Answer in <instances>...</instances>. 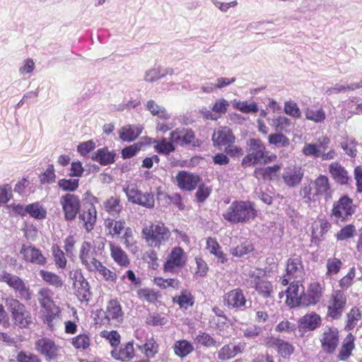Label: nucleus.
Listing matches in <instances>:
<instances>
[{
  "label": "nucleus",
  "instance_id": "f257e3e1",
  "mask_svg": "<svg viewBox=\"0 0 362 362\" xmlns=\"http://www.w3.org/2000/svg\"><path fill=\"white\" fill-rule=\"evenodd\" d=\"M334 191L329 177L320 174L309 185L301 189L300 194L307 203H312L318 201L320 198L325 201L331 200Z\"/></svg>",
  "mask_w": 362,
  "mask_h": 362
},
{
  "label": "nucleus",
  "instance_id": "f03ea898",
  "mask_svg": "<svg viewBox=\"0 0 362 362\" xmlns=\"http://www.w3.org/2000/svg\"><path fill=\"white\" fill-rule=\"evenodd\" d=\"M222 216L226 221L231 223H245L255 219L257 211L252 202L235 200L230 204Z\"/></svg>",
  "mask_w": 362,
  "mask_h": 362
},
{
  "label": "nucleus",
  "instance_id": "7ed1b4c3",
  "mask_svg": "<svg viewBox=\"0 0 362 362\" xmlns=\"http://www.w3.org/2000/svg\"><path fill=\"white\" fill-rule=\"evenodd\" d=\"M247 144L248 152L241 161L243 166H251L259 163L267 164L276 160V156L268 155L266 146L260 139H250Z\"/></svg>",
  "mask_w": 362,
  "mask_h": 362
},
{
  "label": "nucleus",
  "instance_id": "20e7f679",
  "mask_svg": "<svg viewBox=\"0 0 362 362\" xmlns=\"http://www.w3.org/2000/svg\"><path fill=\"white\" fill-rule=\"evenodd\" d=\"M142 237L147 245L153 248L160 249L171 236L170 229L162 221L151 223L144 226L141 231Z\"/></svg>",
  "mask_w": 362,
  "mask_h": 362
},
{
  "label": "nucleus",
  "instance_id": "39448f33",
  "mask_svg": "<svg viewBox=\"0 0 362 362\" xmlns=\"http://www.w3.org/2000/svg\"><path fill=\"white\" fill-rule=\"evenodd\" d=\"M356 209L354 199L346 194H342L333 202L330 216L337 223H344L351 218Z\"/></svg>",
  "mask_w": 362,
  "mask_h": 362
},
{
  "label": "nucleus",
  "instance_id": "423d86ee",
  "mask_svg": "<svg viewBox=\"0 0 362 362\" xmlns=\"http://www.w3.org/2000/svg\"><path fill=\"white\" fill-rule=\"evenodd\" d=\"M5 303L14 325L20 328H28L33 324L31 313L19 300L8 298Z\"/></svg>",
  "mask_w": 362,
  "mask_h": 362
},
{
  "label": "nucleus",
  "instance_id": "0eeeda50",
  "mask_svg": "<svg viewBox=\"0 0 362 362\" xmlns=\"http://www.w3.org/2000/svg\"><path fill=\"white\" fill-rule=\"evenodd\" d=\"M326 317L332 320L341 318L347 306V296L341 290H334L325 304Z\"/></svg>",
  "mask_w": 362,
  "mask_h": 362
},
{
  "label": "nucleus",
  "instance_id": "6e6552de",
  "mask_svg": "<svg viewBox=\"0 0 362 362\" xmlns=\"http://www.w3.org/2000/svg\"><path fill=\"white\" fill-rule=\"evenodd\" d=\"M98 322L103 325H119L124 320V313L117 298L107 301L105 310H99L97 313Z\"/></svg>",
  "mask_w": 362,
  "mask_h": 362
},
{
  "label": "nucleus",
  "instance_id": "1a4fd4ad",
  "mask_svg": "<svg viewBox=\"0 0 362 362\" xmlns=\"http://www.w3.org/2000/svg\"><path fill=\"white\" fill-rule=\"evenodd\" d=\"M247 281L249 282L250 286L254 288L263 298H269L273 296V285L267 279L266 273L264 270L257 268L253 271H250Z\"/></svg>",
  "mask_w": 362,
  "mask_h": 362
},
{
  "label": "nucleus",
  "instance_id": "9d476101",
  "mask_svg": "<svg viewBox=\"0 0 362 362\" xmlns=\"http://www.w3.org/2000/svg\"><path fill=\"white\" fill-rule=\"evenodd\" d=\"M0 281L6 283L21 300L26 301L31 300L33 297L32 291L19 276L4 272L0 275Z\"/></svg>",
  "mask_w": 362,
  "mask_h": 362
},
{
  "label": "nucleus",
  "instance_id": "9b49d317",
  "mask_svg": "<svg viewBox=\"0 0 362 362\" xmlns=\"http://www.w3.org/2000/svg\"><path fill=\"white\" fill-rule=\"evenodd\" d=\"M187 256L180 247H174L167 256L163 265L164 273L175 274L186 265Z\"/></svg>",
  "mask_w": 362,
  "mask_h": 362
},
{
  "label": "nucleus",
  "instance_id": "f8f14e48",
  "mask_svg": "<svg viewBox=\"0 0 362 362\" xmlns=\"http://www.w3.org/2000/svg\"><path fill=\"white\" fill-rule=\"evenodd\" d=\"M169 139L172 141L175 145L180 146H192L198 147L201 142L197 138L195 132L189 128H176L170 134Z\"/></svg>",
  "mask_w": 362,
  "mask_h": 362
},
{
  "label": "nucleus",
  "instance_id": "ddd939ff",
  "mask_svg": "<svg viewBox=\"0 0 362 362\" xmlns=\"http://www.w3.org/2000/svg\"><path fill=\"white\" fill-rule=\"evenodd\" d=\"M59 202L64 214L65 220H74L81 206L79 197L74 194L66 193L60 197Z\"/></svg>",
  "mask_w": 362,
  "mask_h": 362
},
{
  "label": "nucleus",
  "instance_id": "4468645a",
  "mask_svg": "<svg viewBox=\"0 0 362 362\" xmlns=\"http://www.w3.org/2000/svg\"><path fill=\"white\" fill-rule=\"evenodd\" d=\"M325 292V284L317 281H312L308 286L307 292L303 294V306L315 305L322 299Z\"/></svg>",
  "mask_w": 362,
  "mask_h": 362
},
{
  "label": "nucleus",
  "instance_id": "2eb2a0df",
  "mask_svg": "<svg viewBox=\"0 0 362 362\" xmlns=\"http://www.w3.org/2000/svg\"><path fill=\"white\" fill-rule=\"evenodd\" d=\"M322 350L328 354H333L339 343V330L336 327H327L320 337Z\"/></svg>",
  "mask_w": 362,
  "mask_h": 362
},
{
  "label": "nucleus",
  "instance_id": "dca6fc26",
  "mask_svg": "<svg viewBox=\"0 0 362 362\" xmlns=\"http://www.w3.org/2000/svg\"><path fill=\"white\" fill-rule=\"evenodd\" d=\"M97 254L93 250L90 242L83 241L79 250V259L82 265L90 272H95L97 265L100 262L96 258Z\"/></svg>",
  "mask_w": 362,
  "mask_h": 362
},
{
  "label": "nucleus",
  "instance_id": "f3484780",
  "mask_svg": "<svg viewBox=\"0 0 362 362\" xmlns=\"http://www.w3.org/2000/svg\"><path fill=\"white\" fill-rule=\"evenodd\" d=\"M304 273V267L301 257L297 255H292L286 261V275L281 279V284L287 286L289 283V279H296L300 277Z\"/></svg>",
  "mask_w": 362,
  "mask_h": 362
},
{
  "label": "nucleus",
  "instance_id": "a211bd4d",
  "mask_svg": "<svg viewBox=\"0 0 362 362\" xmlns=\"http://www.w3.org/2000/svg\"><path fill=\"white\" fill-rule=\"evenodd\" d=\"M35 349L49 360H54L59 356L61 347L47 337H42L35 342Z\"/></svg>",
  "mask_w": 362,
  "mask_h": 362
},
{
  "label": "nucleus",
  "instance_id": "6ab92c4d",
  "mask_svg": "<svg viewBox=\"0 0 362 362\" xmlns=\"http://www.w3.org/2000/svg\"><path fill=\"white\" fill-rule=\"evenodd\" d=\"M303 176L304 171L302 168L293 165L284 168L281 177L287 187H296L301 183Z\"/></svg>",
  "mask_w": 362,
  "mask_h": 362
},
{
  "label": "nucleus",
  "instance_id": "aec40b11",
  "mask_svg": "<svg viewBox=\"0 0 362 362\" xmlns=\"http://www.w3.org/2000/svg\"><path fill=\"white\" fill-rule=\"evenodd\" d=\"M286 303L288 306L295 308L303 305L304 288L302 284L299 285L298 281L291 282L286 291Z\"/></svg>",
  "mask_w": 362,
  "mask_h": 362
},
{
  "label": "nucleus",
  "instance_id": "412c9836",
  "mask_svg": "<svg viewBox=\"0 0 362 362\" xmlns=\"http://www.w3.org/2000/svg\"><path fill=\"white\" fill-rule=\"evenodd\" d=\"M223 302L230 309L242 310L245 306L247 300L243 290L237 288L224 294Z\"/></svg>",
  "mask_w": 362,
  "mask_h": 362
},
{
  "label": "nucleus",
  "instance_id": "4be33fe9",
  "mask_svg": "<svg viewBox=\"0 0 362 362\" xmlns=\"http://www.w3.org/2000/svg\"><path fill=\"white\" fill-rule=\"evenodd\" d=\"M41 320L52 331L54 329L56 322L62 318V309L56 303L41 308Z\"/></svg>",
  "mask_w": 362,
  "mask_h": 362
},
{
  "label": "nucleus",
  "instance_id": "5701e85b",
  "mask_svg": "<svg viewBox=\"0 0 362 362\" xmlns=\"http://www.w3.org/2000/svg\"><path fill=\"white\" fill-rule=\"evenodd\" d=\"M20 253L26 262L40 266H44L47 264V258L43 255L42 251L33 245H23Z\"/></svg>",
  "mask_w": 362,
  "mask_h": 362
},
{
  "label": "nucleus",
  "instance_id": "b1692460",
  "mask_svg": "<svg viewBox=\"0 0 362 362\" xmlns=\"http://www.w3.org/2000/svg\"><path fill=\"white\" fill-rule=\"evenodd\" d=\"M175 180L178 187L185 191L194 190L201 180L199 176L185 170L179 171Z\"/></svg>",
  "mask_w": 362,
  "mask_h": 362
},
{
  "label": "nucleus",
  "instance_id": "393cba45",
  "mask_svg": "<svg viewBox=\"0 0 362 362\" xmlns=\"http://www.w3.org/2000/svg\"><path fill=\"white\" fill-rule=\"evenodd\" d=\"M235 136L232 130L228 127H221L214 131L212 134L213 144L216 148L226 146L235 143Z\"/></svg>",
  "mask_w": 362,
  "mask_h": 362
},
{
  "label": "nucleus",
  "instance_id": "a878e982",
  "mask_svg": "<svg viewBox=\"0 0 362 362\" xmlns=\"http://www.w3.org/2000/svg\"><path fill=\"white\" fill-rule=\"evenodd\" d=\"M328 172L333 180L339 185L349 184L351 177L346 169L339 162H332L328 166Z\"/></svg>",
  "mask_w": 362,
  "mask_h": 362
},
{
  "label": "nucleus",
  "instance_id": "bb28decb",
  "mask_svg": "<svg viewBox=\"0 0 362 362\" xmlns=\"http://www.w3.org/2000/svg\"><path fill=\"white\" fill-rule=\"evenodd\" d=\"M97 211L92 203H88L84 206V209L79 214V220L83 223L86 231H91L96 223Z\"/></svg>",
  "mask_w": 362,
  "mask_h": 362
},
{
  "label": "nucleus",
  "instance_id": "cd10ccee",
  "mask_svg": "<svg viewBox=\"0 0 362 362\" xmlns=\"http://www.w3.org/2000/svg\"><path fill=\"white\" fill-rule=\"evenodd\" d=\"M74 287L75 293L81 302L88 303L90 300L92 293L90 290V286L83 275L79 274L78 277L76 276Z\"/></svg>",
  "mask_w": 362,
  "mask_h": 362
},
{
  "label": "nucleus",
  "instance_id": "c85d7f7f",
  "mask_svg": "<svg viewBox=\"0 0 362 362\" xmlns=\"http://www.w3.org/2000/svg\"><path fill=\"white\" fill-rule=\"evenodd\" d=\"M110 257L119 267L127 268L130 265V259L127 252L117 243L110 241Z\"/></svg>",
  "mask_w": 362,
  "mask_h": 362
},
{
  "label": "nucleus",
  "instance_id": "c756f323",
  "mask_svg": "<svg viewBox=\"0 0 362 362\" xmlns=\"http://www.w3.org/2000/svg\"><path fill=\"white\" fill-rule=\"evenodd\" d=\"M282 164H274L271 166L257 168L254 171V176L258 180H274L279 177Z\"/></svg>",
  "mask_w": 362,
  "mask_h": 362
},
{
  "label": "nucleus",
  "instance_id": "7c9ffc66",
  "mask_svg": "<svg viewBox=\"0 0 362 362\" xmlns=\"http://www.w3.org/2000/svg\"><path fill=\"white\" fill-rule=\"evenodd\" d=\"M112 356L116 360L128 361L135 356L134 343L128 341L122 344L119 348H115L112 351Z\"/></svg>",
  "mask_w": 362,
  "mask_h": 362
},
{
  "label": "nucleus",
  "instance_id": "2f4dec72",
  "mask_svg": "<svg viewBox=\"0 0 362 362\" xmlns=\"http://www.w3.org/2000/svg\"><path fill=\"white\" fill-rule=\"evenodd\" d=\"M355 337L351 333L346 336L337 356L339 361H345L350 358L352 351L355 349Z\"/></svg>",
  "mask_w": 362,
  "mask_h": 362
},
{
  "label": "nucleus",
  "instance_id": "473e14b6",
  "mask_svg": "<svg viewBox=\"0 0 362 362\" xmlns=\"http://www.w3.org/2000/svg\"><path fill=\"white\" fill-rule=\"evenodd\" d=\"M322 324L320 315L315 312H311L300 318L298 325L300 328L313 331L319 327Z\"/></svg>",
  "mask_w": 362,
  "mask_h": 362
},
{
  "label": "nucleus",
  "instance_id": "72a5a7b5",
  "mask_svg": "<svg viewBox=\"0 0 362 362\" xmlns=\"http://www.w3.org/2000/svg\"><path fill=\"white\" fill-rule=\"evenodd\" d=\"M124 220H115L107 218L105 220L104 226L106 234L111 237L119 236L126 228Z\"/></svg>",
  "mask_w": 362,
  "mask_h": 362
},
{
  "label": "nucleus",
  "instance_id": "f704fd0d",
  "mask_svg": "<svg viewBox=\"0 0 362 362\" xmlns=\"http://www.w3.org/2000/svg\"><path fill=\"white\" fill-rule=\"evenodd\" d=\"M142 128L139 126L127 124L122 127L119 132V139L123 141L131 142L136 139L141 134Z\"/></svg>",
  "mask_w": 362,
  "mask_h": 362
},
{
  "label": "nucleus",
  "instance_id": "c9c22d12",
  "mask_svg": "<svg viewBox=\"0 0 362 362\" xmlns=\"http://www.w3.org/2000/svg\"><path fill=\"white\" fill-rule=\"evenodd\" d=\"M116 153L110 151L107 147L98 149L92 155V160L99 163L100 165H106L115 162Z\"/></svg>",
  "mask_w": 362,
  "mask_h": 362
},
{
  "label": "nucleus",
  "instance_id": "e433bc0d",
  "mask_svg": "<svg viewBox=\"0 0 362 362\" xmlns=\"http://www.w3.org/2000/svg\"><path fill=\"white\" fill-rule=\"evenodd\" d=\"M173 302L177 304L180 309L187 310L194 305V296L191 291L185 289L173 298Z\"/></svg>",
  "mask_w": 362,
  "mask_h": 362
},
{
  "label": "nucleus",
  "instance_id": "4c0bfd02",
  "mask_svg": "<svg viewBox=\"0 0 362 362\" xmlns=\"http://www.w3.org/2000/svg\"><path fill=\"white\" fill-rule=\"evenodd\" d=\"M206 245V249L210 254L214 255L217 258L218 262L224 264L227 262L228 259L226 255L221 250V247L216 238L211 237L208 238Z\"/></svg>",
  "mask_w": 362,
  "mask_h": 362
},
{
  "label": "nucleus",
  "instance_id": "58836bf2",
  "mask_svg": "<svg viewBox=\"0 0 362 362\" xmlns=\"http://www.w3.org/2000/svg\"><path fill=\"white\" fill-rule=\"evenodd\" d=\"M139 348L148 360L155 358L159 351V344L153 337L147 338L145 343Z\"/></svg>",
  "mask_w": 362,
  "mask_h": 362
},
{
  "label": "nucleus",
  "instance_id": "ea45409f",
  "mask_svg": "<svg viewBox=\"0 0 362 362\" xmlns=\"http://www.w3.org/2000/svg\"><path fill=\"white\" fill-rule=\"evenodd\" d=\"M173 349L174 354L182 358L187 356L194 350L193 344L187 339L176 341L173 346Z\"/></svg>",
  "mask_w": 362,
  "mask_h": 362
},
{
  "label": "nucleus",
  "instance_id": "a19ab883",
  "mask_svg": "<svg viewBox=\"0 0 362 362\" xmlns=\"http://www.w3.org/2000/svg\"><path fill=\"white\" fill-rule=\"evenodd\" d=\"M331 228V223L325 218H320L315 222L312 226V237L314 239L321 240Z\"/></svg>",
  "mask_w": 362,
  "mask_h": 362
},
{
  "label": "nucleus",
  "instance_id": "79ce46f5",
  "mask_svg": "<svg viewBox=\"0 0 362 362\" xmlns=\"http://www.w3.org/2000/svg\"><path fill=\"white\" fill-rule=\"evenodd\" d=\"M154 150L159 154L168 156L175 151V145L172 141H168L165 138L154 139L152 142Z\"/></svg>",
  "mask_w": 362,
  "mask_h": 362
},
{
  "label": "nucleus",
  "instance_id": "37998d69",
  "mask_svg": "<svg viewBox=\"0 0 362 362\" xmlns=\"http://www.w3.org/2000/svg\"><path fill=\"white\" fill-rule=\"evenodd\" d=\"M362 313L360 309L356 306L351 308L346 314V324L344 329L346 331H351L354 329L358 322L361 320Z\"/></svg>",
  "mask_w": 362,
  "mask_h": 362
},
{
  "label": "nucleus",
  "instance_id": "c03bdc74",
  "mask_svg": "<svg viewBox=\"0 0 362 362\" xmlns=\"http://www.w3.org/2000/svg\"><path fill=\"white\" fill-rule=\"evenodd\" d=\"M70 342L76 349L86 351L90 347L91 339L89 334L81 333L71 338Z\"/></svg>",
  "mask_w": 362,
  "mask_h": 362
},
{
  "label": "nucleus",
  "instance_id": "a18cd8bd",
  "mask_svg": "<svg viewBox=\"0 0 362 362\" xmlns=\"http://www.w3.org/2000/svg\"><path fill=\"white\" fill-rule=\"evenodd\" d=\"M53 259L58 269H64L66 267L67 259L64 251L57 244H53L51 247Z\"/></svg>",
  "mask_w": 362,
  "mask_h": 362
},
{
  "label": "nucleus",
  "instance_id": "49530a36",
  "mask_svg": "<svg viewBox=\"0 0 362 362\" xmlns=\"http://www.w3.org/2000/svg\"><path fill=\"white\" fill-rule=\"evenodd\" d=\"M146 109L153 115L157 116L160 119H170V115L165 107L158 105L154 100H150L147 102Z\"/></svg>",
  "mask_w": 362,
  "mask_h": 362
},
{
  "label": "nucleus",
  "instance_id": "de8ad7c7",
  "mask_svg": "<svg viewBox=\"0 0 362 362\" xmlns=\"http://www.w3.org/2000/svg\"><path fill=\"white\" fill-rule=\"evenodd\" d=\"M153 282L155 285L161 289L172 288L177 290L180 287L181 285L180 281L176 278L164 279L161 276H156L153 278Z\"/></svg>",
  "mask_w": 362,
  "mask_h": 362
},
{
  "label": "nucleus",
  "instance_id": "09e8293b",
  "mask_svg": "<svg viewBox=\"0 0 362 362\" xmlns=\"http://www.w3.org/2000/svg\"><path fill=\"white\" fill-rule=\"evenodd\" d=\"M28 207V214L30 217L37 220H42L47 217V209L40 202L29 204Z\"/></svg>",
  "mask_w": 362,
  "mask_h": 362
},
{
  "label": "nucleus",
  "instance_id": "8fccbe9b",
  "mask_svg": "<svg viewBox=\"0 0 362 362\" xmlns=\"http://www.w3.org/2000/svg\"><path fill=\"white\" fill-rule=\"evenodd\" d=\"M54 293L49 288H41L37 292V300L41 308L54 304L53 300Z\"/></svg>",
  "mask_w": 362,
  "mask_h": 362
},
{
  "label": "nucleus",
  "instance_id": "3c124183",
  "mask_svg": "<svg viewBox=\"0 0 362 362\" xmlns=\"http://www.w3.org/2000/svg\"><path fill=\"white\" fill-rule=\"evenodd\" d=\"M272 127L278 132H289V128L292 126L291 120L285 116H278L272 119Z\"/></svg>",
  "mask_w": 362,
  "mask_h": 362
},
{
  "label": "nucleus",
  "instance_id": "603ef678",
  "mask_svg": "<svg viewBox=\"0 0 362 362\" xmlns=\"http://www.w3.org/2000/svg\"><path fill=\"white\" fill-rule=\"evenodd\" d=\"M105 210L111 215H118L122 206L120 204V199L117 197H111L104 202Z\"/></svg>",
  "mask_w": 362,
  "mask_h": 362
},
{
  "label": "nucleus",
  "instance_id": "864d4df0",
  "mask_svg": "<svg viewBox=\"0 0 362 362\" xmlns=\"http://www.w3.org/2000/svg\"><path fill=\"white\" fill-rule=\"evenodd\" d=\"M305 116L306 119L313 121L315 123L323 122L326 118L325 112L322 107L317 110L311 107H307L305 110Z\"/></svg>",
  "mask_w": 362,
  "mask_h": 362
},
{
  "label": "nucleus",
  "instance_id": "5fc2aeb1",
  "mask_svg": "<svg viewBox=\"0 0 362 362\" xmlns=\"http://www.w3.org/2000/svg\"><path fill=\"white\" fill-rule=\"evenodd\" d=\"M233 107L243 113H256L258 111V106L255 102L249 103L247 101L234 100Z\"/></svg>",
  "mask_w": 362,
  "mask_h": 362
},
{
  "label": "nucleus",
  "instance_id": "6e6d98bb",
  "mask_svg": "<svg viewBox=\"0 0 362 362\" xmlns=\"http://www.w3.org/2000/svg\"><path fill=\"white\" fill-rule=\"evenodd\" d=\"M356 234V229L354 224H347L342 227L336 234L335 238L338 241H343L353 238Z\"/></svg>",
  "mask_w": 362,
  "mask_h": 362
},
{
  "label": "nucleus",
  "instance_id": "4d7b16f0",
  "mask_svg": "<svg viewBox=\"0 0 362 362\" xmlns=\"http://www.w3.org/2000/svg\"><path fill=\"white\" fill-rule=\"evenodd\" d=\"M194 341L197 345H201L206 348L217 346V341L209 334L204 332H199L195 337Z\"/></svg>",
  "mask_w": 362,
  "mask_h": 362
},
{
  "label": "nucleus",
  "instance_id": "13d9d810",
  "mask_svg": "<svg viewBox=\"0 0 362 362\" xmlns=\"http://www.w3.org/2000/svg\"><path fill=\"white\" fill-rule=\"evenodd\" d=\"M95 272H98V274L103 278L104 280L111 283H116L117 279V274L108 269L107 267L103 265V264L100 262L96 267Z\"/></svg>",
  "mask_w": 362,
  "mask_h": 362
},
{
  "label": "nucleus",
  "instance_id": "bf43d9fd",
  "mask_svg": "<svg viewBox=\"0 0 362 362\" xmlns=\"http://www.w3.org/2000/svg\"><path fill=\"white\" fill-rule=\"evenodd\" d=\"M268 142L271 145L279 147H287L290 144L289 139L282 132L271 134L269 135Z\"/></svg>",
  "mask_w": 362,
  "mask_h": 362
},
{
  "label": "nucleus",
  "instance_id": "052dcab7",
  "mask_svg": "<svg viewBox=\"0 0 362 362\" xmlns=\"http://www.w3.org/2000/svg\"><path fill=\"white\" fill-rule=\"evenodd\" d=\"M40 275L45 281L55 287H61L63 285L60 276L53 272L42 269L40 271Z\"/></svg>",
  "mask_w": 362,
  "mask_h": 362
},
{
  "label": "nucleus",
  "instance_id": "680f3d73",
  "mask_svg": "<svg viewBox=\"0 0 362 362\" xmlns=\"http://www.w3.org/2000/svg\"><path fill=\"white\" fill-rule=\"evenodd\" d=\"M137 296L140 299L145 300L148 303H155L160 297V294L153 289L144 288L137 291Z\"/></svg>",
  "mask_w": 362,
  "mask_h": 362
},
{
  "label": "nucleus",
  "instance_id": "e2e57ef3",
  "mask_svg": "<svg viewBox=\"0 0 362 362\" xmlns=\"http://www.w3.org/2000/svg\"><path fill=\"white\" fill-rule=\"evenodd\" d=\"M342 266L341 261L337 257H331L329 258L327 261L326 267H327V272L326 275L327 276H332L337 274Z\"/></svg>",
  "mask_w": 362,
  "mask_h": 362
},
{
  "label": "nucleus",
  "instance_id": "0e129e2a",
  "mask_svg": "<svg viewBox=\"0 0 362 362\" xmlns=\"http://www.w3.org/2000/svg\"><path fill=\"white\" fill-rule=\"evenodd\" d=\"M79 186L78 179H61L58 181V187L65 192H74Z\"/></svg>",
  "mask_w": 362,
  "mask_h": 362
},
{
  "label": "nucleus",
  "instance_id": "69168bd1",
  "mask_svg": "<svg viewBox=\"0 0 362 362\" xmlns=\"http://www.w3.org/2000/svg\"><path fill=\"white\" fill-rule=\"evenodd\" d=\"M100 336L104 339H106L110 342L112 347L117 348L120 343L121 337L117 331H107L103 330L100 332Z\"/></svg>",
  "mask_w": 362,
  "mask_h": 362
},
{
  "label": "nucleus",
  "instance_id": "338daca9",
  "mask_svg": "<svg viewBox=\"0 0 362 362\" xmlns=\"http://www.w3.org/2000/svg\"><path fill=\"white\" fill-rule=\"evenodd\" d=\"M254 250L253 245L248 243L244 242L240 245H237L235 247L231 249L230 253L235 257H243L247 255Z\"/></svg>",
  "mask_w": 362,
  "mask_h": 362
},
{
  "label": "nucleus",
  "instance_id": "774afa93",
  "mask_svg": "<svg viewBox=\"0 0 362 362\" xmlns=\"http://www.w3.org/2000/svg\"><path fill=\"white\" fill-rule=\"evenodd\" d=\"M276 351L282 358H288L294 351V346L289 342L281 339Z\"/></svg>",
  "mask_w": 362,
  "mask_h": 362
}]
</instances>
